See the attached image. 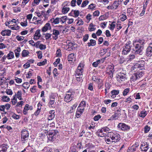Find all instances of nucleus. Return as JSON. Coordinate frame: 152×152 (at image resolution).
<instances>
[{
  "label": "nucleus",
  "mask_w": 152,
  "mask_h": 152,
  "mask_svg": "<svg viewBox=\"0 0 152 152\" xmlns=\"http://www.w3.org/2000/svg\"><path fill=\"white\" fill-rule=\"evenodd\" d=\"M56 105V103L54 100H51L49 103V106L50 107L54 108Z\"/></svg>",
  "instance_id": "nucleus-21"
},
{
  "label": "nucleus",
  "mask_w": 152,
  "mask_h": 152,
  "mask_svg": "<svg viewBox=\"0 0 152 152\" xmlns=\"http://www.w3.org/2000/svg\"><path fill=\"white\" fill-rule=\"evenodd\" d=\"M74 97V94L69 91L66 92L64 98V101L67 102L71 101Z\"/></svg>",
  "instance_id": "nucleus-5"
},
{
  "label": "nucleus",
  "mask_w": 152,
  "mask_h": 152,
  "mask_svg": "<svg viewBox=\"0 0 152 152\" xmlns=\"http://www.w3.org/2000/svg\"><path fill=\"white\" fill-rule=\"evenodd\" d=\"M60 20V18H55L51 19L50 20L51 22L52 23H53L54 24H57L59 23Z\"/></svg>",
  "instance_id": "nucleus-20"
},
{
  "label": "nucleus",
  "mask_w": 152,
  "mask_h": 152,
  "mask_svg": "<svg viewBox=\"0 0 152 152\" xmlns=\"http://www.w3.org/2000/svg\"><path fill=\"white\" fill-rule=\"evenodd\" d=\"M53 34L55 35L56 37H57L59 34V32L57 30L53 29Z\"/></svg>",
  "instance_id": "nucleus-37"
},
{
  "label": "nucleus",
  "mask_w": 152,
  "mask_h": 152,
  "mask_svg": "<svg viewBox=\"0 0 152 152\" xmlns=\"http://www.w3.org/2000/svg\"><path fill=\"white\" fill-rule=\"evenodd\" d=\"M137 76L138 77V78L141 77L144 74V73L142 72L138 71L135 73Z\"/></svg>",
  "instance_id": "nucleus-34"
},
{
  "label": "nucleus",
  "mask_w": 152,
  "mask_h": 152,
  "mask_svg": "<svg viewBox=\"0 0 152 152\" xmlns=\"http://www.w3.org/2000/svg\"><path fill=\"white\" fill-rule=\"evenodd\" d=\"M150 128L148 126H146L144 127V132L145 133L148 132L150 130Z\"/></svg>",
  "instance_id": "nucleus-54"
},
{
  "label": "nucleus",
  "mask_w": 152,
  "mask_h": 152,
  "mask_svg": "<svg viewBox=\"0 0 152 152\" xmlns=\"http://www.w3.org/2000/svg\"><path fill=\"white\" fill-rule=\"evenodd\" d=\"M70 5V3L69 1H65L62 4L63 8L62 10V12L64 14H66L69 10V8L67 7Z\"/></svg>",
  "instance_id": "nucleus-4"
},
{
  "label": "nucleus",
  "mask_w": 152,
  "mask_h": 152,
  "mask_svg": "<svg viewBox=\"0 0 152 152\" xmlns=\"http://www.w3.org/2000/svg\"><path fill=\"white\" fill-rule=\"evenodd\" d=\"M9 27L11 28L12 29L17 30L19 29V27L18 26H12L10 25L9 26Z\"/></svg>",
  "instance_id": "nucleus-51"
},
{
  "label": "nucleus",
  "mask_w": 152,
  "mask_h": 152,
  "mask_svg": "<svg viewBox=\"0 0 152 152\" xmlns=\"http://www.w3.org/2000/svg\"><path fill=\"white\" fill-rule=\"evenodd\" d=\"M108 137H109L112 140V142H116L120 139V135L117 134H114L113 132H109L107 134Z\"/></svg>",
  "instance_id": "nucleus-3"
},
{
  "label": "nucleus",
  "mask_w": 152,
  "mask_h": 152,
  "mask_svg": "<svg viewBox=\"0 0 152 152\" xmlns=\"http://www.w3.org/2000/svg\"><path fill=\"white\" fill-rule=\"evenodd\" d=\"M132 10L133 9L132 8H130L128 9L127 10V12L129 15H131L132 14Z\"/></svg>",
  "instance_id": "nucleus-61"
},
{
  "label": "nucleus",
  "mask_w": 152,
  "mask_h": 152,
  "mask_svg": "<svg viewBox=\"0 0 152 152\" xmlns=\"http://www.w3.org/2000/svg\"><path fill=\"white\" fill-rule=\"evenodd\" d=\"M5 108L4 105H1L0 106V110L1 111H3L5 114L6 113V112L4 111V110Z\"/></svg>",
  "instance_id": "nucleus-60"
},
{
  "label": "nucleus",
  "mask_w": 152,
  "mask_h": 152,
  "mask_svg": "<svg viewBox=\"0 0 152 152\" xmlns=\"http://www.w3.org/2000/svg\"><path fill=\"white\" fill-rule=\"evenodd\" d=\"M130 43L126 44V46L124 48L122 51V54L124 55H126L131 50V47Z\"/></svg>",
  "instance_id": "nucleus-9"
},
{
  "label": "nucleus",
  "mask_w": 152,
  "mask_h": 152,
  "mask_svg": "<svg viewBox=\"0 0 152 152\" xmlns=\"http://www.w3.org/2000/svg\"><path fill=\"white\" fill-rule=\"evenodd\" d=\"M51 28L50 23H47L42 28V32H46L48 30H50L51 29Z\"/></svg>",
  "instance_id": "nucleus-13"
},
{
  "label": "nucleus",
  "mask_w": 152,
  "mask_h": 152,
  "mask_svg": "<svg viewBox=\"0 0 152 152\" xmlns=\"http://www.w3.org/2000/svg\"><path fill=\"white\" fill-rule=\"evenodd\" d=\"M55 114H50L49 115L48 119V120H52L55 117Z\"/></svg>",
  "instance_id": "nucleus-55"
},
{
  "label": "nucleus",
  "mask_w": 152,
  "mask_h": 152,
  "mask_svg": "<svg viewBox=\"0 0 152 152\" xmlns=\"http://www.w3.org/2000/svg\"><path fill=\"white\" fill-rule=\"evenodd\" d=\"M99 12L98 10L95 11L93 13V15L95 16H98L99 15Z\"/></svg>",
  "instance_id": "nucleus-64"
},
{
  "label": "nucleus",
  "mask_w": 152,
  "mask_h": 152,
  "mask_svg": "<svg viewBox=\"0 0 152 152\" xmlns=\"http://www.w3.org/2000/svg\"><path fill=\"white\" fill-rule=\"evenodd\" d=\"M134 58V56L133 54L130 55L127 58V60L129 61L133 59Z\"/></svg>",
  "instance_id": "nucleus-56"
},
{
  "label": "nucleus",
  "mask_w": 152,
  "mask_h": 152,
  "mask_svg": "<svg viewBox=\"0 0 152 152\" xmlns=\"http://www.w3.org/2000/svg\"><path fill=\"white\" fill-rule=\"evenodd\" d=\"M47 62V60L45 59L44 61H43L42 62H40L37 64V65L39 66H41L45 65Z\"/></svg>",
  "instance_id": "nucleus-52"
},
{
  "label": "nucleus",
  "mask_w": 152,
  "mask_h": 152,
  "mask_svg": "<svg viewBox=\"0 0 152 152\" xmlns=\"http://www.w3.org/2000/svg\"><path fill=\"white\" fill-rule=\"evenodd\" d=\"M84 65L83 64L80 63L79 64L75 71V76L77 78V80L80 81L81 80L83 76L82 72Z\"/></svg>",
  "instance_id": "nucleus-2"
},
{
  "label": "nucleus",
  "mask_w": 152,
  "mask_h": 152,
  "mask_svg": "<svg viewBox=\"0 0 152 152\" xmlns=\"http://www.w3.org/2000/svg\"><path fill=\"white\" fill-rule=\"evenodd\" d=\"M100 118V116L99 115H98L94 117V119L95 121H98Z\"/></svg>",
  "instance_id": "nucleus-59"
},
{
  "label": "nucleus",
  "mask_w": 152,
  "mask_h": 152,
  "mask_svg": "<svg viewBox=\"0 0 152 152\" xmlns=\"http://www.w3.org/2000/svg\"><path fill=\"white\" fill-rule=\"evenodd\" d=\"M129 91V88H127L124 89L123 92V95L124 96L126 95Z\"/></svg>",
  "instance_id": "nucleus-46"
},
{
  "label": "nucleus",
  "mask_w": 152,
  "mask_h": 152,
  "mask_svg": "<svg viewBox=\"0 0 152 152\" xmlns=\"http://www.w3.org/2000/svg\"><path fill=\"white\" fill-rule=\"evenodd\" d=\"M110 29L111 31H113L115 28V22L113 21L112 23L110 24Z\"/></svg>",
  "instance_id": "nucleus-32"
},
{
  "label": "nucleus",
  "mask_w": 152,
  "mask_h": 152,
  "mask_svg": "<svg viewBox=\"0 0 152 152\" xmlns=\"http://www.w3.org/2000/svg\"><path fill=\"white\" fill-rule=\"evenodd\" d=\"M67 18L66 16L62 17L60 19L61 21L62 22V23H64L67 20Z\"/></svg>",
  "instance_id": "nucleus-42"
},
{
  "label": "nucleus",
  "mask_w": 152,
  "mask_h": 152,
  "mask_svg": "<svg viewBox=\"0 0 152 152\" xmlns=\"http://www.w3.org/2000/svg\"><path fill=\"white\" fill-rule=\"evenodd\" d=\"M29 134L28 132L26 129H24L21 132V140L22 141L26 140H28Z\"/></svg>",
  "instance_id": "nucleus-7"
},
{
  "label": "nucleus",
  "mask_w": 152,
  "mask_h": 152,
  "mask_svg": "<svg viewBox=\"0 0 152 152\" xmlns=\"http://www.w3.org/2000/svg\"><path fill=\"white\" fill-rule=\"evenodd\" d=\"M1 100L4 102H8L10 100V99L6 96H3L2 97Z\"/></svg>",
  "instance_id": "nucleus-29"
},
{
  "label": "nucleus",
  "mask_w": 152,
  "mask_h": 152,
  "mask_svg": "<svg viewBox=\"0 0 152 152\" xmlns=\"http://www.w3.org/2000/svg\"><path fill=\"white\" fill-rule=\"evenodd\" d=\"M6 92L8 95H12L13 94L12 91L10 89H7Z\"/></svg>",
  "instance_id": "nucleus-57"
},
{
  "label": "nucleus",
  "mask_w": 152,
  "mask_h": 152,
  "mask_svg": "<svg viewBox=\"0 0 152 152\" xmlns=\"http://www.w3.org/2000/svg\"><path fill=\"white\" fill-rule=\"evenodd\" d=\"M89 1L88 0H86L84 1L81 5V7H86Z\"/></svg>",
  "instance_id": "nucleus-40"
},
{
  "label": "nucleus",
  "mask_w": 152,
  "mask_h": 152,
  "mask_svg": "<svg viewBox=\"0 0 152 152\" xmlns=\"http://www.w3.org/2000/svg\"><path fill=\"white\" fill-rule=\"evenodd\" d=\"M68 59L70 63L71 61H75V57L74 54L72 53L69 54L68 56Z\"/></svg>",
  "instance_id": "nucleus-14"
},
{
  "label": "nucleus",
  "mask_w": 152,
  "mask_h": 152,
  "mask_svg": "<svg viewBox=\"0 0 152 152\" xmlns=\"http://www.w3.org/2000/svg\"><path fill=\"white\" fill-rule=\"evenodd\" d=\"M86 102H85L82 101L80 103L78 107L79 108H83V110L84 109V107L86 106Z\"/></svg>",
  "instance_id": "nucleus-30"
},
{
  "label": "nucleus",
  "mask_w": 152,
  "mask_h": 152,
  "mask_svg": "<svg viewBox=\"0 0 152 152\" xmlns=\"http://www.w3.org/2000/svg\"><path fill=\"white\" fill-rule=\"evenodd\" d=\"M107 71H108V70H111L112 72H114V66L113 65L108 66L107 68Z\"/></svg>",
  "instance_id": "nucleus-36"
},
{
  "label": "nucleus",
  "mask_w": 152,
  "mask_h": 152,
  "mask_svg": "<svg viewBox=\"0 0 152 152\" xmlns=\"http://www.w3.org/2000/svg\"><path fill=\"white\" fill-rule=\"evenodd\" d=\"M118 118V114L117 113H115L112 115L110 117V119H113V120L116 119Z\"/></svg>",
  "instance_id": "nucleus-53"
},
{
  "label": "nucleus",
  "mask_w": 152,
  "mask_h": 152,
  "mask_svg": "<svg viewBox=\"0 0 152 152\" xmlns=\"http://www.w3.org/2000/svg\"><path fill=\"white\" fill-rule=\"evenodd\" d=\"M120 4L116 1H115L113 4L112 5V7L113 8V10L116 9Z\"/></svg>",
  "instance_id": "nucleus-22"
},
{
  "label": "nucleus",
  "mask_w": 152,
  "mask_h": 152,
  "mask_svg": "<svg viewBox=\"0 0 152 152\" xmlns=\"http://www.w3.org/2000/svg\"><path fill=\"white\" fill-rule=\"evenodd\" d=\"M147 115V113L146 111H142L141 112L139 115L140 117L144 118Z\"/></svg>",
  "instance_id": "nucleus-35"
},
{
  "label": "nucleus",
  "mask_w": 152,
  "mask_h": 152,
  "mask_svg": "<svg viewBox=\"0 0 152 152\" xmlns=\"http://www.w3.org/2000/svg\"><path fill=\"white\" fill-rule=\"evenodd\" d=\"M28 53L29 52L28 51L24 50L22 52V56L23 57H26L28 55Z\"/></svg>",
  "instance_id": "nucleus-38"
},
{
  "label": "nucleus",
  "mask_w": 152,
  "mask_h": 152,
  "mask_svg": "<svg viewBox=\"0 0 152 152\" xmlns=\"http://www.w3.org/2000/svg\"><path fill=\"white\" fill-rule=\"evenodd\" d=\"M71 12V13L74 15L73 16L74 17H77L79 15V12L78 10H72Z\"/></svg>",
  "instance_id": "nucleus-23"
},
{
  "label": "nucleus",
  "mask_w": 152,
  "mask_h": 152,
  "mask_svg": "<svg viewBox=\"0 0 152 152\" xmlns=\"http://www.w3.org/2000/svg\"><path fill=\"white\" fill-rule=\"evenodd\" d=\"M22 93L21 91H18L17 94H15V96H16L18 98L19 100H21L22 98L21 97Z\"/></svg>",
  "instance_id": "nucleus-25"
},
{
  "label": "nucleus",
  "mask_w": 152,
  "mask_h": 152,
  "mask_svg": "<svg viewBox=\"0 0 152 152\" xmlns=\"http://www.w3.org/2000/svg\"><path fill=\"white\" fill-rule=\"evenodd\" d=\"M30 66V63L28 62L25 63L23 66L25 69H27Z\"/></svg>",
  "instance_id": "nucleus-58"
},
{
  "label": "nucleus",
  "mask_w": 152,
  "mask_h": 152,
  "mask_svg": "<svg viewBox=\"0 0 152 152\" xmlns=\"http://www.w3.org/2000/svg\"><path fill=\"white\" fill-rule=\"evenodd\" d=\"M137 64H136L134 66H132L131 68V70L133 72H135L137 70L138 67L139 66Z\"/></svg>",
  "instance_id": "nucleus-31"
},
{
  "label": "nucleus",
  "mask_w": 152,
  "mask_h": 152,
  "mask_svg": "<svg viewBox=\"0 0 152 152\" xmlns=\"http://www.w3.org/2000/svg\"><path fill=\"white\" fill-rule=\"evenodd\" d=\"M106 88L105 89V94L106 95L108 92H109V90L110 88V85L109 84H107L105 85Z\"/></svg>",
  "instance_id": "nucleus-28"
},
{
  "label": "nucleus",
  "mask_w": 152,
  "mask_h": 152,
  "mask_svg": "<svg viewBox=\"0 0 152 152\" xmlns=\"http://www.w3.org/2000/svg\"><path fill=\"white\" fill-rule=\"evenodd\" d=\"M30 1V0H23L21 4V6L24 7L26 4Z\"/></svg>",
  "instance_id": "nucleus-47"
},
{
  "label": "nucleus",
  "mask_w": 152,
  "mask_h": 152,
  "mask_svg": "<svg viewBox=\"0 0 152 152\" xmlns=\"http://www.w3.org/2000/svg\"><path fill=\"white\" fill-rule=\"evenodd\" d=\"M88 46L89 47L91 46H94L96 44V41L94 40L91 39L90 40V42L88 43Z\"/></svg>",
  "instance_id": "nucleus-24"
},
{
  "label": "nucleus",
  "mask_w": 152,
  "mask_h": 152,
  "mask_svg": "<svg viewBox=\"0 0 152 152\" xmlns=\"http://www.w3.org/2000/svg\"><path fill=\"white\" fill-rule=\"evenodd\" d=\"M1 150L6 152L7 148H8V146L7 144H3L1 146Z\"/></svg>",
  "instance_id": "nucleus-26"
},
{
  "label": "nucleus",
  "mask_w": 152,
  "mask_h": 152,
  "mask_svg": "<svg viewBox=\"0 0 152 152\" xmlns=\"http://www.w3.org/2000/svg\"><path fill=\"white\" fill-rule=\"evenodd\" d=\"M146 55L147 56L152 55V46H149L146 50Z\"/></svg>",
  "instance_id": "nucleus-16"
},
{
  "label": "nucleus",
  "mask_w": 152,
  "mask_h": 152,
  "mask_svg": "<svg viewBox=\"0 0 152 152\" xmlns=\"http://www.w3.org/2000/svg\"><path fill=\"white\" fill-rule=\"evenodd\" d=\"M149 145L147 143H142L140 146L141 150L145 152H146L149 148Z\"/></svg>",
  "instance_id": "nucleus-11"
},
{
  "label": "nucleus",
  "mask_w": 152,
  "mask_h": 152,
  "mask_svg": "<svg viewBox=\"0 0 152 152\" xmlns=\"http://www.w3.org/2000/svg\"><path fill=\"white\" fill-rule=\"evenodd\" d=\"M33 107L32 106H30L28 104H26L25 105L24 110H23V113L24 114H27V111L29 110H33Z\"/></svg>",
  "instance_id": "nucleus-12"
},
{
  "label": "nucleus",
  "mask_w": 152,
  "mask_h": 152,
  "mask_svg": "<svg viewBox=\"0 0 152 152\" xmlns=\"http://www.w3.org/2000/svg\"><path fill=\"white\" fill-rule=\"evenodd\" d=\"M83 108H79V107H78L76 113L77 117V118L80 117V115L83 113Z\"/></svg>",
  "instance_id": "nucleus-15"
},
{
  "label": "nucleus",
  "mask_w": 152,
  "mask_h": 152,
  "mask_svg": "<svg viewBox=\"0 0 152 152\" xmlns=\"http://www.w3.org/2000/svg\"><path fill=\"white\" fill-rule=\"evenodd\" d=\"M117 80L120 83L125 81L126 79V75L124 72H121L120 74L116 76Z\"/></svg>",
  "instance_id": "nucleus-6"
},
{
  "label": "nucleus",
  "mask_w": 152,
  "mask_h": 152,
  "mask_svg": "<svg viewBox=\"0 0 152 152\" xmlns=\"http://www.w3.org/2000/svg\"><path fill=\"white\" fill-rule=\"evenodd\" d=\"M61 50L60 49H58L56 51V56L58 57H60L61 56Z\"/></svg>",
  "instance_id": "nucleus-62"
},
{
  "label": "nucleus",
  "mask_w": 152,
  "mask_h": 152,
  "mask_svg": "<svg viewBox=\"0 0 152 152\" xmlns=\"http://www.w3.org/2000/svg\"><path fill=\"white\" fill-rule=\"evenodd\" d=\"M119 93V91L118 90H113L111 91V94L112 95L111 97L114 98L115 97L116 95H118Z\"/></svg>",
  "instance_id": "nucleus-19"
},
{
  "label": "nucleus",
  "mask_w": 152,
  "mask_h": 152,
  "mask_svg": "<svg viewBox=\"0 0 152 152\" xmlns=\"http://www.w3.org/2000/svg\"><path fill=\"white\" fill-rule=\"evenodd\" d=\"M77 21L76 24H78V26H80L83 24L84 22L83 20L80 19V20H76L75 21Z\"/></svg>",
  "instance_id": "nucleus-41"
},
{
  "label": "nucleus",
  "mask_w": 152,
  "mask_h": 152,
  "mask_svg": "<svg viewBox=\"0 0 152 152\" xmlns=\"http://www.w3.org/2000/svg\"><path fill=\"white\" fill-rule=\"evenodd\" d=\"M118 128H121L122 130L125 131L129 130L130 127L125 124L120 123L118 125Z\"/></svg>",
  "instance_id": "nucleus-10"
},
{
  "label": "nucleus",
  "mask_w": 152,
  "mask_h": 152,
  "mask_svg": "<svg viewBox=\"0 0 152 152\" xmlns=\"http://www.w3.org/2000/svg\"><path fill=\"white\" fill-rule=\"evenodd\" d=\"M138 77L137 76L135 73H134L131 77V80L132 81H135L137 79H138Z\"/></svg>",
  "instance_id": "nucleus-33"
},
{
  "label": "nucleus",
  "mask_w": 152,
  "mask_h": 152,
  "mask_svg": "<svg viewBox=\"0 0 152 152\" xmlns=\"http://www.w3.org/2000/svg\"><path fill=\"white\" fill-rule=\"evenodd\" d=\"M58 132L57 130L53 131L49 133V137L48 139L50 140H53L54 138H56V135L58 134Z\"/></svg>",
  "instance_id": "nucleus-8"
},
{
  "label": "nucleus",
  "mask_w": 152,
  "mask_h": 152,
  "mask_svg": "<svg viewBox=\"0 0 152 152\" xmlns=\"http://www.w3.org/2000/svg\"><path fill=\"white\" fill-rule=\"evenodd\" d=\"M11 31L10 30H5L2 31L1 32V34L3 36H9L10 35Z\"/></svg>",
  "instance_id": "nucleus-18"
},
{
  "label": "nucleus",
  "mask_w": 152,
  "mask_h": 152,
  "mask_svg": "<svg viewBox=\"0 0 152 152\" xmlns=\"http://www.w3.org/2000/svg\"><path fill=\"white\" fill-rule=\"evenodd\" d=\"M77 103H75L74 104L72 107H71V109L70 110L69 112L72 113L73 112V110L75 109L77 106Z\"/></svg>",
  "instance_id": "nucleus-48"
},
{
  "label": "nucleus",
  "mask_w": 152,
  "mask_h": 152,
  "mask_svg": "<svg viewBox=\"0 0 152 152\" xmlns=\"http://www.w3.org/2000/svg\"><path fill=\"white\" fill-rule=\"evenodd\" d=\"M40 30H37L36 31L35 33L34 34V37H40L41 34H40Z\"/></svg>",
  "instance_id": "nucleus-43"
},
{
  "label": "nucleus",
  "mask_w": 152,
  "mask_h": 152,
  "mask_svg": "<svg viewBox=\"0 0 152 152\" xmlns=\"http://www.w3.org/2000/svg\"><path fill=\"white\" fill-rule=\"evenodd\" d=\"M127 19V16L123 14L120 18V20L122 21H124Z\"/></svg>",
  "instance_id": "nucleus-49"
},
{
  "label": "nucleus",
  "mask_w": 152,
  "mask_h": 152,
  "mask_svg": "<svg viewBox=\"0 0 152 152\" xmlns=\"http://www.w3.org/2000/svg\"><path fill=\"white\" fill-rule=\"evenodd\" d=\"M136 42L139 43L136 45L134 50V53L136 54H139L141 55L142 54V51L143 49V47L142 45L144 42V40L143 39H138L136 41Z\"/></svg>",
  "instance_id": "nucleus-1"
},
{
  "label": "nucleus",
  "mask_w": 152,
  "mask_h": 152,
  "mask_svg": "<svg viewBox=\"0 0 152 152\" xmlns=\"http://www.w3.org/2000/svg\"><path fill=\"white\" fill-rule=\"evenodd\" d=\"M101 60H99L97 61H96L94 62L93 63L92 65L94 67H97L98 65L100 63Z\"/></svg>",
  "instance_id": "nucleus-44"
},
{
  "label": "nucleus",
  "mask_w": 152,
  "mask_h": 152,
  "mask_svg": "<svg viewBox=\"0 0 152 152\" xmlns=\"http://www.w3.org/2000/svg\"><path fill=\"white\" fill-rule=\"evenodd\" d=\"M7 56L8 59H11L14 57V53L12 52H11L7 54Z\"/></svg>",
  "instance_id": "nucleus-27"
},
{
  "label": "nucleus",
  "mask_w": 152,
  "mask_h": 152,
  "mask_svg": "<svg viewBox=\"0 0 152 152\" xmlns=\"http://www.w3.org/2000/svg\"><path fill=\"white\" fill-rule=\"evenodd\" d=\"M96 26L93 24L92 23H91L89 24L88 27V29L89 31H91L95 30L96 28L95 27Z\"/></svg>",
  "instance_id": "nucleus-17"
},
{
  "label": "nucleus",
  "mask_w": 152,
  "mask_h": 152,
  "mask_svg": "<svg viewBox=\"0 0 152 152\" xmlns=\"http://www.w3.org/2000/svg\"><path fill=\"white\" fill-rule=\"evenodd\" d=\"M39 47L41 50H44L46 48V46L45 45L40 44L39 46Z\"/></svg>",
  "instance_id": "nucleus-63"
},
{
  "label": "nucleus",
  "mask_w": 152,
  "mask_h": 152,
  "mask_svg": "<svg viewBox=\"0 0 152 152\" xmlns=\"http://www.w3.org/2000/svg\"><path fill=\"white\" fill-rule=\"evenodd\" d=\"M17 101L16 99L15 98V96H14L13 98L11 99V102L13 104H15L17 102Z\"/></svg>",
  "instance_id": "nucleus-45"
},
{
  "label": "nucleus",
  "mask_w": 152,
  "mask_h": 152,
  "mask_svg": "<svg viewBox=\"0 0 152 152\" xmlns=\"http://www.w3.org/2000/svg\"><path fill=\"white\" fill-rule=\"evenodd\" d=\"M30 85L28 82L25 83L22 85V86L25 89H28L30 87Z\"/></svg>",
  "instance_id": "nucleus-39"
},
{
  "label": "nucleus",
  "mask_w": 152,
  "mask_h": 152,
  "mask_svg": "<svg viewBox=\"0 0 152 152\" xmlns=\"http://www.w3.org/2000/svg\"><path fill=\"white\" fill-rule=\"evenodd\" d=\"M114 72H112L111 70H108V71H107V70H106V73L110 75V77L111 78H112L113 77V74Z\"/></svg>",
  "instance_id": "nucleus-50"
}]
</instances>
